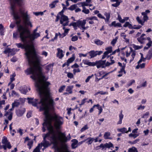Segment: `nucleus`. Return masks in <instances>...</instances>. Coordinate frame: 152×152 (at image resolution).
I'll return each instance as SVG.
<instances>
[{"label":"nucleus","mask_w":152,"mask_h":152,"mask_svg":"<svg viewBox=\"0 0 152 152\" xmlns=\"http://www.w3.org/2000/svg\"><path fill=\"white\" fill-rule=\"evenodd\" d=\"M24 49L25 55L27 59L30 67L25 71V73L27 75L32 74L30 77L34 80H36L37 77L40 76L42 78L41 79L39 77L37 81L35 83V86L37 91L39 92L40 97L43 96L49 99L47 104V109L52 110L54 108V102L50 96V88L49 86L50 83L45 81L43 84L42 80H44L45 76L42 72V68L41 66V61L37 54L35 48H22Z\"/></svg>","instance_id":"f257e3e1"},{"label":"nucleus","mask_w":152,"mask_h":152,"mask_svg":"<svg viewBox=\"0 0 152 152\" xmlns=\"http://www.w3.org/2000/svg\"><path fill=\"white\" fill-rule=\"evenodd\" d=\"M37 27L35 29L32 34L28 28L20 24V38L24 44V46L20 43V48H34L35 46L32 41L40 36L39 33H37Z\"/></svg>","instance_id":"f03ea898"},{"label":"nucleus","mask_w":152,"mask_h":152,"mask_svg":"<svg viewBox=\"0 0 152 152\" xmlns=\"http://www.w3.org/2000/svg\"><path fill=\"white\" fill-rule=\"evenodd\" d=\"M50 110L46 108L44 110V115L45 116V118H49V119L52 121H55V123L54 124V126L57 132L61 134L63 137V141L64 142H66L68 140H69L71 138L70 134H69L67 137L66 136V134L64 133H62L58 130H60L61 127V126L64 123L63 118L56 114L54 113L53 114L49 113V111Z\"/></svg>","instance_id":"7ed1b4c3"},{"label":"nucleus","mask_w":152,"mask_h":152,"mask_svg":"<svg viewBox=\"0 0 152 152\" xmlns=\"http://www.w3.org/2000/svg\"><path fill=\"white\" fill-rule=\"evenodd\" d=\"M25 0H20V19H22L24 24L32 27L33 25L30 21V17L28 14L27 11L24 8L21 7L25 4Z\"/></svg>","instance_id":"20e7f679"},{"label":"nucleus","mask_w":152,"mask_h":152,"mask_svg":"<svg viewBox=\"0 0 152 152\" xmlns=\"http://www.w3.org/2000/svg\"><path fill=\"white\" fill-rule=\"evenodd\" d=\"M11 13L13 16L14 21L12 22L10 25V27L13 28L16 25L18 31H19V7L11 9Z\"/></svg>","instance_id":"39448f33"},{"label":"nucleus","mask_w":152,"mask_h":152,"mask_svg":"<svg viewBox=\"0 0 152 152\" xmlns=\"http://www.w3.org/2000/svg\"><path fill=\"white\" fill-rule=\"evenodd\" d=\"M84 64L89 66H96L97 69L100 68H105L104 64L106 61V60H103L101 59L96 60L95 62H89L88 60H83Z\"/></svg>","instance_id":"423d86ee"},{"label":"nucleus","mask_w":152,"mask_h":152,"mask_svg":"<svg viewBox=\"0 0 152 152\" xmlns=\"http://www.w3.org/2000/svg\"><path fill=\"white\" fill-rule=\"evenodd\" d=\"M2 143L3 144L2 145H0V149L3 148L5 150H6L7 148L10 149L12 147L10 143L7 140V138L5 137H3Z\"/></svg>","instance_id":"0eeeda50"},{"label":"nucleus","mask_w":152,"mask_h":152,"mask_svg":"<svg viewBox=\"0 0 152 152\" xmlns=\"http://www.w3.org/2000/svg\"><path fill=\"white\" fill-rule=\"evenodd\" d=\"M44 97H42L40 101L39 102L38 104H41V105L40 106L39 110L40 111H43L45 110L47 108V104L46 102L48 101V98L45 97V96Z\"/></svg>","instance_id":"6e6552de"},{"label":"nucleus","mask_w":152,"mask_h":152,"mask_svg":"<svg viewBox=\"0 0 152 152\" xmlns=\"http://www.w3.org/2000/svg\"><path fill=\"white\" fill-rule=\"evenodd\" d=\"M60 16V23L64 26H68L69 25V18L67 16L64 14H59Z\"/></svg>","instance_id":"1a4fd4ad"},{"label":"nucleus","mask_w":152,"mask_h":152,"mask_svg":"<svg viewBox=\"0 0 152 152\" xmlns=\"http://www.w3.org/2000/svg\"><path fill=\"white\" fill-rule=\"evenodd\" d=\"M86 20H83V21L78 20L76 23L77 24V26H78V27L79 28L81 29L84 30L87 28V27H85V25L86 23Z\"/></svg>","instance_id":"9d476101"},{"label":"nucleus","mask_w":152,"mask_h":152,"mask_svg":"<svg viewBox=\"0 0 152 152\" xmlns=\"http://www.w3.org/2000/svg\"><path fill=\"white\" fill-rule=\"evenodd\" d=\"M51 122H54V124L55 122L54 121H52L50 120L49 118H45L44 120V122L42 124V125L44 126H46L47 127V128H49L50 129H51V126H52L51 125Z\"/></svg>","instance_id":"9b49d317"},{"label":"nucleus","mask_w":152,"mask_h":152,"mask_svg":"<svg viewBox=\"0 0 152 152\" xmlns=\"http://www.w3.org/2000/svg\"><path fill=\"white\" fill-rule=\"evenodd\" d=\"M27 99L28 100V102L29 104H31L33 106L35 107H37V104H38L39 103L38 99L28 98Z\"/></svg>","instance_id":"f8f14e48"},{"label":"nucleus","mask_w":152,"mask_h":152,"mask_svg":"<svg viewBox=\"0 0 152 152\" xmlns=\"http://www.w3.org/2000/svg\"><path fill=\"white\" fill-rule=\"evenodd\" d=\"M11 9L19 7V0H9Z\"/></svg>","instance_id":"ddd939ff"},{"label":"nucleus","mask_w":152,"mask_h":152,"mask_svg":"<svg viewBox=\"0 0 152 152\" xmlns=\"http://www.w3.org/2000/svg\"><path fill=\"white\" fill-rule=\"evenodd\" d=\"M102 52L101 51H95L94 50H91L89 52V54L91 58L95 57L97 55H100Z\"/></svg>","instance_id":"4468645a"},{"label":"nucleus","mask_w":152,"mask_h":152,"mask_svg":"<svg viewBox=\"0 0 152 152\" xmlns=\"http://www.w3.org/2000/svg\"><path fill=\"white\" fill-rule=\"evenodd\" d=\"M51 129H50L49 128H48L47 130L48 131V132L45 134L44 136H43V137L47 138L49 137L50 134H53L55 133V131L54 129L53 126H51Z\"/></svg>","instance_id":"2eb2a0df"},{"label":"nucleus","mask_w":152,"mask_h":152,"mask_svg":"<svg viewBox=\"0 0 152 152\" xmlns=\"http://www.w3.org/2000/svg\"><path fill=\"white\" fill-rule=\"evenodd\" d=\"M51 139V142H57L58 140H60L61 137L60 136H57L55 134V133L53 134H52V136L50 137Z\"/></svg>","instance_id":"dca6fc26"},{"label":"nucleus","mask_w":152,"mask_h":152,"mask_svg":"<svg viewBox=\"0 0 152 152\" xmlns=\"http://www.w3.org/2000/svg\"><path fill=\"white\" fill-rule=\"evenodd\" d=\"M150 11L148 10H145V12H142L141 13L142 15L143 16V19L144 21H146L148 19V17L147 16V14L149 13Z\"/></svg>","instance_id":"f3484780"},{"label":"nucleus","mask_w":152,"mask_h":152,"mask_svg":"<svg viewBox=\"0 0 152 152\" xmlns=\"http://www.w3.org/2000/svg\"><path fill=\"white\" fill-rule=\"evenodd\" d=\"M72 143L71 144V147L72 149H74L77 147L78 140L76 139H73L71 140Z\"/></svg>","instance_id":"a211bd4d"},{"label":"nucleus","mask_w":152,"mask_h":152,"mask_svg":"<svg viewBox=\"0 0 152 152\" xmlns=\"http://www.w3.org/2000/svg\"><path fill=\"white\" fill-rule=\"evenodd\" d=\"M57 50L58 52L57 54V56L60 59L62 58L64 56L63 50L60 49V48H57Z\"/></svg>","instance_id":"6ab92c4d"},{"label":"nucleus","mask_w":152,"mask_h":152,"mask_svg":"<svg viewBox=\"0 0 152 152\" xmlns=\"http://www.w3.org/2000/svg\"><path fill=\"white\" fill-rule=\"evenodd\" d=\"M40 144V147L41 148L42 146L44 147V148H46L50 145V144L48 141L45 142H41L39 144Z\"/></svg>","instance_id":"aec40b11"},{"label":"nucleus","mask_w":152,"mask_h":152,"mask_svg":"<svg viewBox=\"0 0 152 152\" xmlns=\"http://www.w3.org/2000/svg\"><path fill=\"white\" fill-rule=\"evenodd\" d=\"M123 110H121L119 114V119L117 123V124H121L122 123V120L124 118V115L122 114Z\"/></svg>","instance_id":"412c9836"},{"label":"nucleus","mask_w":152,"mask_h":152,"mask_svg":"<svg viewBox=\"0 0 152 152\" xmlns=\"http://www.w3.org/2000/svg\"><path fill=\"white\" fill-rule=\"evenodd\" d=\"M21 93L24 94H26L28 91L27 88L26 86H24L20 87V89Z\"/></svg>","instance_id":"4be33fe9"},{"label":"nucleus","mask_w":152,"mask_h":152,"mask_svg":"<svg viewBox=\"0 0 152 152\" xmlns=\"http://www.w3.org/2000/svg\"><path fill=\"white\" fill-rule=\"evenodd\" d=\"M19 105V102L18 100L15 101L12 104V108L10 109V111H12V109L15 107H18Z\"/></svg>","instance_id":"5701e85b"},{"label":"nucleus","mask_w":152,"mask_h":152,"mask_svg":"<svg viewBox=\"0 0 152 152\" xmlns=\"http://www.w3.org/2000/svg\"><path fill=\"white\" fill-rule=\"evenodd\" d=\"M58 2L59 1L58 0L54 1L52 2L51 4H49V6L51 9L54 8L55 7L56 3Z\"/></svg>","instance_id":"b1692460"},{"label":"nucleus","mask_w":152,"mask_h":152,"mask_svg":"<svg viewBox=\"0 0 152 152\" xmlns=\"http://www.w3.org/2000/svg\"><path fill=\"white\" fill-rule=\"evenodd\" d=\"M53 144V148L56 150L58 152L60 151V148L58 146V142H51Z\"/></svg>","instance_id":"393cba45"},{"label":"nucleus","mask_w":152,"mask_h":152,"mask_svg":"<svg viewBox=\"0 0 152 152\" xmlns=\"http://www.w3.org/2000/svg\"><path fill=\"white\" fill-rule=\"evenodd\" d=\"M5 116H7L9 120L10 121L12 118V113L11 111L7 112L5 114Z\"/></svg>","instance_id":"a878e982"},{"label":"nucleus","mask_w":152,"mask_h":152,"mask_svg":"<svg viewBox=\"0 0 152 152\" xmlns=\"http://www.w3.org/2000/svg\"><path fill=\"white\" fill-rule=\"evenodd\" d=\"M117 131L118 132H121L122 134L128 133L127 129L125 127H123L121 129H117Z\"/></svg>","instance_id":"bb28decb"},{"label":"nucleus","mask_w":152,"mask_h":152,"mask_svg":"<svg viewBox=\"0 0 152 152\" xmlns=\"http://www.w3.org/2000/svg\"><path fill=\"white\" fill-rule=\"evenodd\" d=\"M147 60H150L152 57V48L149 50L147 55Z\"/></svg>","instance_id":"cd10ccee"},{"label":"nucleus","mask_w":152,"mask_h":152,"mask_svg":"<svg viewBox=\"0 0 152 152\" xmlns=\"http://www.w3.org/2000/svg\"><path fill=\"white\" fill-rule=\"evenodd\" d=\"M146 39L143 37H140L137 38L138 41L141 44H143L145 42V41Z\"/></svg>","instance_id":"c85d7f7f"},{"label":"nucleus","mask_w":152,"mask_h":152,"mask_svg":"<svg viewBox=\"0 0 152 152\" xmlns=\"http://www.w3.org/2000/svg\"><path fill=\"white\" fill-rule=\"evenodd\" d=\"M88 141L86 142V143H87L88 145L91 144L94 140V138H91V137H89L86 139Z\"/></svg>","instance_id":"c756f323"},{"label":"nucleus","mask_w":152,"mask_h":152,"mask_svg":"<svg viewBox=\"0 0 152 152\" xmlns=\"http://www.w3.org/2000/svg\"><path fill=\"white\" fill-rule=\"evenodd\" d=\"M104 15L105 16L106 18L104 19L105 22H108L109 21L110 17V13L105 12Z\"/></svg>","instance_id":"7c9ffc66"},{"label":"nucleus","mask_w":152,"mask_h":152,"mask_svg":"<svg viewBox=\"0 0 152 152\" xmlns=\"http://www.w3.org/2000/svg\"><path fill=\"white\" fill-rule=\"evenodd\" d=\"M75 56L74 55H73V56L72 57L70 58H69L68 60L67 61V62L69 65V64L73 62L75 60Z\"/></svg>","instance_id":"2f4dec72"},{"label":"nucleus","mask_w":152,"mask_h":152,"mask_svg":"<svg viewBox=\"0 0 152 152\" xmlns=\"http://www.w3.org/2000/svg\"><path fill=\"white\" fill-rule=\"evenodd\" d=\"M110 135V133L109 132H106L104 133V137L105 139H111V138L109 137Z\"/></svg>","instance_id":"473e14b6"},{"label":"nucleus","mask_w":152,"mask_h":152,"mask_svg":"<svg viewBox=\"0 0 152 152\" xmlns=\"http://www.w3.org/2000/svg\"><path fill=\"white\" fill-rule=\"evenodd\" d=\"M138 151L136 148L134 146L129 149L128 152H138Z\"/></svg>","instance_id":"72a5a7b5"},{"label":"nucleus","mask_w":152,"mask_h":152,"mask_svg":"<svg viewBox=\"0 0 152 152\" xmlns=\"http://www.w3.org/2000/svg\"><path fill=\"white\" fill-rule=\"evenodd\" d=\"M16 75L15 73H13L12 75H11L10 76V81L8 84V85H10V84H11L15 80V76Z\"/></svg>","instance_id":"f704fd0d"},{"label":"nucleus","mask_w":152,"mask_h":152,"mask_svg":"<svg viewBox=\"0 0 152 152\" xmlns=\"http://www.w3.org/2000/svg\"><path fill=\"white\" fill-rule=\"evenodd\" d=\"M69 26H72L75 30H76L77 29V27L78 26L77 25V24L76 22H72L69 25Z\"/></svg>","instance_id":"c9c22d12"},{"label":"nucleus","mask_w":152,"mask_h":152,"mask_svg":"<svg viewBox=\"0 0 152 152\" xmlns=\"http://www.w3.org/2000/svg\"><path fill=\"white\" fill-rule=\"evenodd\" d=\"M77 7V4H74L71 5L68 8V9L72 11L75 10Z\"/></svg>","instance_id":"e433bc0d"},{"label":"nucleus","mask_w":152,"mask_h":152,"mask_svg":"<svg viewBox=\"0 0 152 152\" xmlns=\"http://www.w3.org/2000/svg\"><path fill=\"white\" fill-rule=\"evenodd\" d=\"M62 148L65 151V152L63 151L62 152H70V151L68 150V147L67 145L66 144L63 145ZM59 152H61L59 151Z\"/></svg>","instance_id":"4c0bfd02"},{"label":"nucleus","mask_w":152,"mask_h":152,"mask_svg":"<svg viewBox=\"0 0 152 152\" xmlns=\"http://www.w3.org/2000/svg\"><path fill=\"white\" fill-rule=\"evenodd\" d=\"M105 148H107L106 143L104 144L103 143H102L99 146L96 147L97 149H99L100 148H102V150L103 149Z\"/></svg>","instance_id":"58836bf2"},{"label":"nucleus","mask_w":152,"mask_h":152,"mask_svg":"<svg viewBox=\"0 0 152 152\" xmlns=\"http://www.w3.org/2000/svg\"><path fill=\"white\" fill-rule=\"evenodd\" d=\"M136 20L138 22V23L141 24L142 26L144 25V23L145 21H144V20L142 21V20L140 19V18L139 16L137 17L136 18Z\"/></svg>","instance_id":"ea45409f"},{"label":"nucleus","mask_w":152,"mask_h":152,"mask_svg":"<svg viewBox=\"0 0 152 152\" xmlns=\"http://www.w3.org/2000/svg\"><path fill=\"white\" fill-rule=\"evenodd\" d=\"M26 111V109L23 108H20V116H22Z\"/></svg>","instance_id":"a19ab883"},{"label":"nucleus","mask_w":152,"mask_h":152,"mask_svg":"<svg viewBox=\"0 0 152 152\" xmlns=\"http://www.w3.org/2000/svg\"><path fill=\"white\" fill-rule=\"evenodd\" d=\"M72 88L73 87H72L71 86H68L66 89V91L68 92L69 94H71L72 93Z\"/></svg>","instance_id":"79ce46f5"},{"label":"nucleus","mask_w":152,"mask_h":152,"mask_svg":"<svg viewBox=\"0 0 152 152\" xmlns=\"http://www.w3.org/2000/svg\"><path fill=\"white\" fill-rule=\"evenodd\" d=\"M40 144L38 145L34 149L32 152H39L40 151Z\"/></svg>","instance_id":"37998d69"},{"label":"nucleus","mask_w":152,"mask_h":152,"mask_svg":"<svg viewBox=\"0 0 152 152\" xmlns=\"http://www.w3.org/2000/svg\"><path fill=\"white\" fill-rule=\"evenodd\" d=\"M12 50H11L10 48H7L4 51V53L5 54L8 53L9 54H12V53H11V51Z\"/></svg>","instance_id":"c03bdc74"},{"label":"nucleus","mask_w":152,"mask_h":152,"mask_svg":"<svg viewBox=\"0 0 152 152\" xmlns=\"http://www.w3.org/2000/svg\"><path fill=\"white\" fill-rule=\"evenodd\" d=\"M87 19L88 20H96L98 21V20L96 17L95 16H93L91 17H89L87 18Z\"/></svg>","instance_id":"a18cd8bd"},{"label":"nucleus","mask_w":152,"mask_h":152,"mask_svg":"<svg viewBox=\"0 0 152 152\" xmlns=\"http://www.w3.org/2000/svg\"><path fill=\"white\" fill-rule=\"evenodd\" d=\"M113 71H111L110 72H108L105 73V74L104 75H103L102 76V77H101L102 79L103 78H104L105 79H107L108 77H106V76L110 73H111V72H113Z\"/></svg>","instance_id":"49530a36"},{"label":"nucleus","mask_w":152,"mask_h":152,"mask_svg":"<svg viewBox=\"0 0 152 152\" xmlns=\"http://www.w3.org/2000/svg\"><path fill=\"white\" fill-rule=\"evenodd\" d=\"M53 65H52V64H49V65L46 66L45 69L46 70L48 71H49L51 68L53 67Z\"/></svg>","instance_id":"de8ad7c7"},{"label":"nucleus","mask_w":152,"mask_h":152,"mask_svg":"<svg viewBox=\"0 0 152 152\" xmlns=\"http://www.w3.org/2000/svg\"><path fill=\"white\" fill-rule=\"evenodd\" d=\"M66 73L67 74V76L68 78L70 79L73 78L74 75L72 73L70 72H66Z\"/></svg>","instance_id":"09e8293b"},{"label":"nucleus","mask_w":152,"mask_h":152,"mask_svg":"<svg viewBox=\"0 0 152 152\" xmlns=\"http://www.w3.org/2000/svg\"><path fill=\"white\" fill-rule=\"evenodd\" d=\"M96 105H99L98 106H96V107L97 109L99 110V114H100L102 112V108L101 106H100V105L99 104H97Z\"/></svg>","instance_id":"8fccbe9b"},{"label":"nucleus","mask_w":152,"mask_h":152,"mask_svg":"<svg viewBox=\"0 0 152 152\" xmlns=\"http://www.w3.org/2000/svg\"><path fill=\"white\" fill-rule=\"evenodd\" d=\"M88 129V126L87 125H86L82 127L80 129V132H83L85 130L87 129Z\"/></svg>","instance_id":"3c124183"},{"label":"nucleus","mask_w":152,"mask_h":152,"mask_svg":"<svg viewBox=\"0 0 152 152\" xmlns=\"http://www.w3.org/2000/svg\"><path fill=\"white\" fill-rule=\"evenodd\" d=\"M95 43L98 45H102L103 43V42L102 41H101L99 39L95 41Z\"/></svg>","instance_id":"603ef678"},{"label":"nucleus","mask_w":152,"mask_h":152,"mask_svg":"<svg viewBox=\"0 0 152 152\" xmlns=\"http://www.w3.org/2000/svg\"><path fill=\"white\" fill-rule=\"evenodd\" d=\"M33 141H29L27 144V145L28 146V148L29 149H31L33 144Z\"/></svg>","instance_id":"864d4df0"},{"label":"nucleus","mask_w":152,"mask_h":152,"mask_svg":"<svg viewBox=\"0 0 152 152\" xmlns=\"http://www.w3.org/2000/svg\"><path fill=\"white\" fill-rule=\"evenodd\" d=\"M124 27H126L128 26L129 28H131L132 26V25L128 22H126L124 25Z\"/></svg>","instance_id":"5fc2aeb1"},{"label":"nucleus","mask_w":152,"mask_h":152,"mask_svg":"<svg viewBox=\"0 0 152 152\" xmlns=\"http://www.w3.org/2000/svg\"><path fill=\"white\" fill-rule=\"evenodd\" d=\"M118 39V37H116L115 38L113 39L112 41L111 42V44L113 45H115V44L116 43V41Z\"/></svg>","instance_id":"6e6d98bb"},{"label":"nucleus","mask_w":152,"mask_h":152,"mask_svg":"<svg viewBox=\"0 0 152 152\" xmlns=\"http://www.w3.org/2000/svg\"><path fill=\"white\" fill-rule=\"evenodd\" d=\"M139 136L138 134H133L132 133H130L129 135V136L130 137H133L134 138H135L137 136Z\"/></svg>","instance_id":"4d7b16f0"},{"label":"nucleus","mask_w":152,"mask_h":152,"mask_svg":"<svg viewBox=\"0 0 152 152\" xmlns=\"http://www.w3.org/2000/svg\"><path fill=\"white\" fill-rule=\"evenodd\" d=\"M139 141V139H137L133 141H129L128 142L129 143L131 144H134L137 143Z\"/></svg>","instance_id":"13d9d810"},{"label":"nucleus","mask_w":152,"mask_h":152,"mask_svg":"<svg viewBox=\"0 0 152 152\" xmlns=\"http://www.w3.org/2000/svg\"><path fill=\"white\" fill-rule=\"evenodd\" d=\"M65 86L64 85L61 86L58 89L59 92H61L64 90L65 88Z\"/></svg>","instance_id":"bf43d9fd"},{"label":"nucleus","mask_w":152,"mask_h":152,"mask_svg":"<svg viewBox=\"0 0 152 152\" xmlns=\"http://www.w3.org/2000/svg\"><path fill=\"white\" fill-rule=\"evenodd\" d=\"M121 3L120 1H116V3L114 4H112V6L113 7H116L118 6Z\"/></svg>","instance_id":"052dcab7"},{"label":"nucleus","mask_w":152,"mask_h":152,"mask_svg":"<svg viewBox=\"0 0 152 152\" xmlns=\"http://www.w3.org/2000/svg\"><path fill=\"white\" fill-rule=\"evenodd\" d=\"M107 143V148H110L111 147H113V145L110 142H109L108 143Z\"/></svg>","instance_id":"680f3d73"},{"label":"nucleus","mask_w":152,"mask_h":152,"mask_svg":"<svg viewBox=\"0 0 152 152\" xmlns=\"http://www.w3.org/2000/svg\"><path fill=\"white\" fill-rule=\"evenodd\" d=\"M149 115V113L146 112L145 114H143L142 118H147L148 116Z\"/></svg>","instance_id":"e2e57ef3"},{"label":"nucleus","mask_w":152,"mask_h":152,"mask_svg":"<svg viewBox=\"0 0 152 152\" xmlns=\"http://www.w3.org/2000/svg\"><path fill=\"white\" fill-rule=\"evenodd\" d=\"M147 39L148 40L149 42H148V43H147L146 44V45L147 46H148V47H151V42H150L151 41V39L149 37H147Z\"/></svg>","instance_id":"0e129e2a"},{"label":"nucleus","mask_w":152,"mask_h":152,"mask_svg":"<svg viewBox=\"0 0 152 152\" xmlns=\"http://www.w3.org/2000/svg\"><path fill=\"white\" fill-rule=\"evenodd\" d=\"M94 76L92 74L91 76H88L87 77V78L86 79V80H85V82L86 83H88V82L90 79Z\"/></svg>","instance_id":"69168bd1"},{"label":"nucleus","mask_w":152,"mask_h":152,"mask_svg":"<svg viewBox=\"0 0 152 152\" xmlns=\"http://www.w3.org/2000/svg\"><path fill=\"white\" fill-rule=\"evenodd\" d=\"M33 13L36 16H38L39 15H42L43 14V12H34Z\"/></svg>","instance_id":"338daca9"},{"label":"nucleus","mask_w":152,"mask_h":152,"mask_svg":"<svg viewBox=\"0 0 152 152\" xmlns=\"http://www.w3.org/2000/svg\"><path fill=\"white\" fill-rule=\"evenodd\" d=\"M80 4H81L82 7L87 6L89 5L87 3L85 2H81Z\"/></svg>","instance_id":"774afa93"}]
</instances>
